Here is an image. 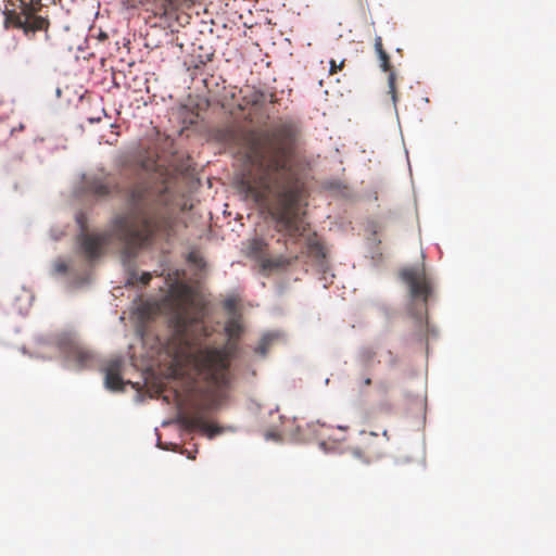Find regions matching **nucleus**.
Instances as JSON below:
<instances>
[{"label": "nucleus", "instance_id": "22", "mask_svg": "<svg viewBox=\"0 0 556 556\" xmlns=\"http://www.w3.org/2000/svg\"><path fill=\"white\" fill-rule=\"evenodd\" d=\"M371 384V379L370 377H363L361 380H359V388H363V387H368Z\"/></svg>", "mask_w": 556, "mask_h": 556}, {"label": "nucleus", "instance_id": "1", "mask_svg": "<svg viewBox=\"0 0 556 556\" xmlns=\"http://www.w3.org/2000/svg\"><path fill=\"white\" fill-rule=\"evenodd\" d=\"M300 128L292 119L280 121L258 134L249 131L250 167L239 180V190L247 199L266 204L273 197L271 216L278 232L291 239L302 237L307 227L299 206L306 195L305 176L295 161Z\"/></svg>", "mask_w": 556, "mask_h": 556}, {"label": "nucleus", "instance_id": "4", "mask_svg": "<svg viewBox=\"0 0 556 556\" xmlns=\"http://www.w3.org/2000/svg\"><path fill=\"white\" fill-rule=\"evenodd\" d=\"M400 277L407 286L410 298L427 304L432 295L433 285L426 271L424 264L405 267L400 271Z\"/></svg>", "mask_w": 556, "mask_h": 556}, {"label": "nucleus", "instance_id": "3", "mask_svg": "<svg viewBox=\"0 0 556 556\" xmlns=\"http://www.w3.org/2000/svg\"><path fill=\"white\" fill-rule=\"evenodd\" d=\"M124 197L127 210L114 218L112 230L125 253L132 256L168 226L166 195L163 190L140 181L131 185Z\"/></svg>", "mask_w": 556, "mask_h": 556}, {"label": "nucleus", "instance_id": "25", "mask_svg": "<svg viewBox=\"0 0 556 556\" xmlns=\"http://www.w3.org/2000/svg\"><path fill=\"white\" fill-rule=\"evenodd\" d=\"M212 56H213V54H208V55H207V58H206V60H201V63H202V64H206V62H208V61H211V60H212Z\"/></svg>", "mask_w": 556, "mask_h": 556}, {"label": "nucleus", "instance_id": "23", "mask_svg": "<svg viewBox=\"0 0 556 556\" xmlns=\"http://www.w3.org/2000/svg\"><path fill=\"white\" fill-rule=\"evenodd\" d=\"M188 260L195 264H199L201 261V258L199 257V255L197 253H190L188 256Z\"/></svg>", "mask_w": 556, "mask_h": 556}, {"label": "nucleus", "instance_id": "2", "mask_svg": "<svg viewBox=\"0 0 556 556\" xmlns=\"http://www.w3.org/2000/svg\"><path fill=\"white\" fill-rule=\"evenodd\" d=\"M173 324L175 362L188 366L194 377L206 387L203 396L188 413L179 417V421L189 430H199L213 438L220 429L208 420V415L217 410L228 399L235 380L230 365L238 348L237 341L243 331L242 325L237 318L229 319L225 326L228 341L222 346H215L203 345L212 336L213 328L199 316L178 312L173 318Z\"/></svg>", "mask_w": 556, "mask_h": 556}, {"label": "nucleus", "instance_id": "6", "mask_svg": "<svg viewBox=\"0 0 556 556\" xmlns=\"http://www.w3.org/2000/svg\"><path fill=\"white\" fill-rule=\"evenodd\" d=\"M388 431L383 430L382 437L377 432H361L359 446L356 450V455L362 456L366 459L372 457H379L382 455L383 445L389 441Z\"/></svg>", "mask_w": 556, "mask_h": 556}, {"label": "nucleus", "instance_id": "15", "mask_svg": "<svg viewBox=\"0 0 556 556\" xmlns=\"http://www.w3.org/2000/svg\"><path fill=\"white\" fill-rule=\"evenodd\" d=\"M273 337L269 334L264 336L258 345L255 348V352L262 356H265L267 354V351L273 342Z\"/></svg>", "mask_w": 556, "mask_h": 556}, {"label": "nucleus", "instance_id": "7", "mask_svg": "<svg viewBox=\"0 0 556 556\" xmlns=\"http://www.w3.org/2000/svg\"><path fill=\"white\" fill-rule=\"evenodd\" d=\"M375 52L379 59L380 68L388 73V93L391 96L392 103L395 106L397 102L396 75L390 61V55L383 48V41L380 36H376L374 42Z\"/></svg>", "mask_w": 556, "mask_h": 556}, {"label": "nucleus", "instance_id": "18", "mask_svg": "<svg viewBox=\"0 0 556 556\" xmlns=\"http://www.w3.org/2000/svg\"><path fill=\"white\" fill-rule=\"evenodd\" d=\"M344 66V60H342L339 64H337V62L334 60H331L330 61V74L333 75L336 74L338 71H341Z\"/></svg>", "mask_w": 556, "mask_h": 556}, {"label": "nucleus", "instance_id": "26", "mask_svg": "<svg viewBox=\"0 0 556 556\" xmlns=\"http://www.w3.org/2000/svg\"><path fill=\"white\" fill-rule=\"evenodd\" d=\"M111 127H112V128H117V125L112 124V125H111Z\"/></svg>", "mask_w": 556, "mask_h": 556}, {"label": "nucleus", "instance_id": "11", "mask_svg": "<svg viewBox=\"0 0 556 556\" xmlns=\"http://www.w3.org/2000/svg\"><path fill=\"white\" fill-rule=\"evenodd\" d=\"M105 235H86L81 241V249L85 255L92 260L100 255L102 248L108 243Z\"/></svg>", "mask_w": 556, "mask_h": 556}, {"label": "nucleus", "instance_id": "9", "mask_svg": "<svg viewBox=\"0 0 556 556\" xmlns=\"http://www.w3.org/2000/svg\"><path fill=\"white\" fill-rule=\"evenodd\" d=\"M87 189L98 197H106L113 192H117L118 185L111 175H104L88 180Z\"/></svg>", "mask_w": 556, "mask_h": 556}, {"label": "nucleus", "instance_id": "12", "mask_svg": "<svg viewBox=\"0 0 556 556\" xmlns=\"http://www.w3.org/2000/svg\"><path fill=\"white\" fill-rule=\"evenodd\" d=\"M245 100L247 104L255 109H262L267 103V93L262 90H253L245 97Z\"/></svg>", "mask_w": 556, "mask_h": 556}, {"label": "nucleus", "instance_id": "19", "mask_svg": "<svg viewBox=\"0 0 556 556\" xmlns=\"http://www.w3.org/2000/svg\"><path fill=\"white\" fill-rule=\"evenodd\" d=\"M151 278L152 276L150 273H142L138 278V282H140L142 286H147L150 282Z\"/></svg>", "mask_w": 556, "mask_h": 556}, {"label": "nucleus", "instance_id": "17", "mask_svg": "<svg viewBox=\"0 0 556 556\" xmlns=\"http://www.w3.org/2000/svg\"><path fill=\"white\" fill-rule=\"evenodd\" d=\"M91 38L97 40L98 43H105L109 40V36L102 29H98L97 33H92Z\"/></svg>", "mask_w": 556, "mask_h": 556}, {"label": "nucleus", "instance_id": "5", "mask_svg": "<svg viewBox=\"0 0 556 556\" xmlns=\"http://www.w3.org/2000/svg\"><path fill=\"white\" fill-rule=\"evenodd\" d=\"M267 248L268 244L263 239H253L250 243L251 254L260 260L261 265L265 270L286 268L296 260V256L287 257L280 255L277 257H270L267 255Z\"/></svg>", "mask_w": 556, "mask_h": 556}, {"label": "nucleus", "instance_id": "16", "mask_svg": "<svg viewBox=\"0 0 556 556\" xmlns=\"http://www.w3.org/2000/svg\"><path fill=\"white\" fill-rule=\"evenodd\" d=\"M187 2H192V0H164L163 7L165 11L177 10Z\"/></svg>", "mask_w": 556, "mask_h": 556}, {"label": "nucleus", "instance_id": "21", "mask_svg": "<svg viewBox=\"0 0 556 556\" xmlns=\"http://www.w3.org/2000/svg\"><path fill=\"white\" fill-rule=\"evenodd\" d=\"M236 300L235 299H227L225 302H224V308L231 312L236 308Z\"/></svg>", "mask_w": 556, "mask_h": 556}, {"label": "nucleus", "instance_id": "14", "mask_svg": "<svg viewBox=\"0 0 556 556\" xmlns=\"http://www.w3.org/2000/svg\"><path fill=\"white\" fill-rule=\"evenodd\" d=\"M376 354L377 352L374 350V348H364L359 353V359L365 367H368L376 357Z\"/></svg>", "mask_w": 556, "mask_h": 556}, {"label": "nucleus", "instance_id": "10", "mask_svg": "<svg viewBox=\"0 0 556 556\" xmlns=\"http://www.w3.org/2000/svg\"><path fill=\"white\" fill-rule=\"evenodd\" d=\"M122 366L123 362L119 358L111 359L104 368V383L105 387L111 391L123 390L124 381L122 379Z\"/></svg>", "mask_w": 556, "mask_h": 556}, {"label": "nucleus", "instance_id": "13", "mask_svg": "<svg viewBox=\"0 0 556 556\" xmlns=\"http://www.w3.org/2000/svg\"><path fill=\"white\" fill-rule=\"evenodd\" d=\"M218 140L227 143L235 144L238 140V131L235 127L229 126L217 131Z\"/></svg>", "mask_w": 556, "mask_h": 556}, {"label": "nucleus", "instance_id": "20", "mask_svg": "<svg viewBox=\"0 0 556 556\" xmlns=\"http://www.w3.org/2000/svg\"><path fill=\"white\" fill-rule=\"evenodd\" d=\"M54 269L59 274H65L67 271V265L64 262H56L54 264Z\"/></svg>", "mask_w": 556, "mask_h": 556}, {"label": "nucleus", "instance_id": "24", "mask_svg": "<svg viewBox=\"0 0 556 556\" xmlns=\"http://www.w3.org/2000/svg\"><path fill=\"white\" fill-rule=\"evenodd\" d=\"M278 101L276 94L274 92L267 93V102L274 104Z\"/></svg>", "mask_w": 556, "mask_h": 556}, {"label": "nucleus", "instance_id": "8", "mask_svg": "<svg viewBox=\"0 0 556 556\" xmlns=\"http://www.w3.org/2000/svg\"><path fill=\"white\" fill-rule=\"evenodd\" d=\"M62 351L68 362L77 369L90 366L93 354L75 340H66L61 343Z\"/></svg>", "mask_w": 556, "mask_h": 556}]
</instances>
